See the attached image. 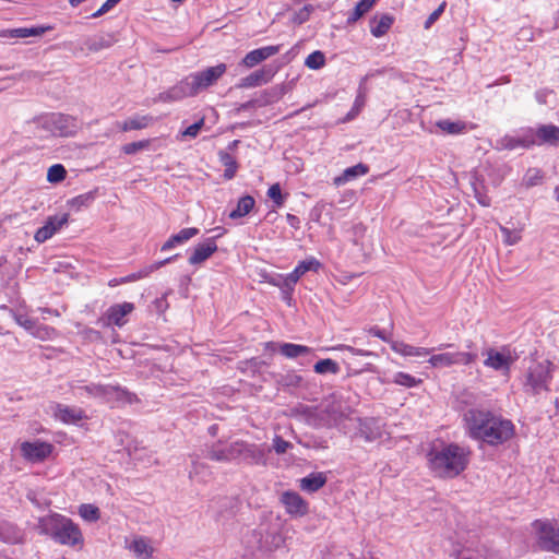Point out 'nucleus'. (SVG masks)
<instances>
[{
  "label": "nucleus",
  "mask_w": 559,
  "mask_h": 559,
  "mask_svg": "<svg viewBox=\"0 0 559 559\" xmlns=\"http://www.w3.org/2000/svg\"><path fill=\"white\" fill-rule=\"evenodd\" d=\"M427 457L429 468L436 477L452 479L467 468L471 450L457 443L441 442L429 450Z\"/></svg>",
  "instance_id": "1"
},
{
  "label": "nucleus",
  "mask_w": 559,
  "mask_h": 559,
  "mask_svg": "<svg viewBox=\"0 0 559 559\" xmlns=\"http://www.w3.org/2000/svg\"><path fill=\"white\" fill-rule=\"evenodd\" d=\"M295 409L302 413L309 425L328 428L336 427L349 419L354 412L353 405L341 392L328 395L316 407L300 404Z\"/></svg>",
  "instance_id": "2"
},
{
  "label": "nucleus",
  "mask_w": 559,
  "mask_h": 559,
  "mask_svg": "<svg viewBox=\"0 0 559 559\" xmlns=\"http://www.w3.org/2000/svg\"><path fill=\"white\" fill-rule=\"evenodd\" d=\"M227 66L219 63L203 71L190 74L174 86L170 93L175 99L198 95L201 91L214 85L226 72Z\"/></svg>",
  "instance_id": "3"
},
{
  "label": "nucleus",
  "mask_w": 559,
  "mask_h": 559,
  "mask_svg": "<svg viewBox=\"0 0 559 559\" xmlns=\"http://www.w3.org/2000/svg\"><path fill=\"white\" fill-rule=\"evenodd\" d=\"M50 530L52 539L74 550H82L85 545L84 535L79 524L71 519L55 513L43 520Z\"/></svg>",
  "instance_id": "4"
},
{
  "label": "nucleus",
  "mask_w": 559,
  "mask_h": 559,
  "mask_svg": "<svg viewBox=\"0 0 559 559\" xmlns=\"http://www.w3.org/2000/svg\"><path fill=\"white\" fill-rule=\"evenodd\" d=\"M207 457L217 462L241 459L250 464H259L264 462V451L243 441H236L229 445L217 442L207 451Z\"/></svg>",
  "instance_id": "5"
},
{
  "label": "nucleus",
  "mask_w": 559,
  "mask_h": 559,
  "mask_svg": "<svg viewBox=\"0 0 559 559\" xmlns=\"http://www.w3.org/2000/svg\"><path fill=\"white\" fill-rule=\"evenodd\" d=\"M551 367L552 364L549 360L534 361L523 377V391L528 395L549 391V382L552 378Z\"/></svg>",
  "instance_id": "6"
},
{
  "label": "nucleus",
  "mask_w": 559,
  "mask_h": 559,
  "mask_svg": "<svg viewBox=\"0 0 559 559\" xmlns=\"http://www.w3.org/2000/svg\"><path fill=\"white\" fill-rule=\"evenodd\" d=\"M536 546L547 552L559 555V523L550 520H535L532 523Z\"/></svg>",
  "instance_id": "7"
},
{
  "label": "nucleus",
  "mask_w": 559,
  "mask_h": 559,
  "mask_svg": "<svg viewBox=\"0 0 559 559\" xmlns=\"http://www.w3.org/2000/svg\"><path fill=\"white\" fill-rule=\"evenodd\" d=\"M495 417V414L485 409L471 408L466 411L464 414L466 433L473 440L480 441Z\"/></svg>",
  "instance_id": "8"
},
{
  "label": "nucleus",
  "mask_w": 559,
  "mask_h": 559,
  "mask_svg": "<svg viewBox=\"0 0 559 559\" xmlns=\"http://www.w3.org/2000/svg\"><path fill=\"white\" fill-rule=\"evenodd\" d=\"M55 452V445L48 441L35 439L20 443V454L31 464H40L47 461Z\"/></svg>",
  "instance_id": "9"
},
{
  "label": "nucleus",
  "mask_w": 559,
  "mask_h": 559,
  "mask_svg": "<svg viewBox=\"0 0 559 559\" xmlns=\"http://www.w3.org/2000/svg\"><path fill=\"white\" fill-rule=\"evenodd\" d=\"M320 266L321 263L316 258H309L300 261L293 272L282 278V299H284L288 306H290L293 301L292 294L294 285L305 273L309 271L317 272Z\"/></svg>",
  "instance_id": "10"
},
{
  "label": "nucleus",
  "mask_w": 559,
  "mask_h": 559,
  "mask_svg": "<svg viewBox=\"0 0 559 559\" xmlns=\"http://www.w3.org/2000/svg\"><path fill=\"white\" fill-rule=\"evenodd\" d=\"M487 428L480 441L493 447L507 442L514 435L513 423L510 419L497 415Z\"/></svg>",
  "instance_id": "11"
},
{
  "label": "nucleus",
  "mask_w": 559,
  "mask_h": 559,
  "mask_svg": "<svg viewBox=\"0 0 559 559\" xmlns=\"http://www.w3.org/2000/svg\"><path fill=\"white\" fill-rule=\"evenodd\" d=\"M483 355L486 356L484 360L485 367L507 377L510 374L511 366L516 360V357L511 355L508 347H502L501 350L487 348L483 352Z\"/></svg>",
  "instance_id": "12"
},
{
  "label": "nucleus",
  "mask_w": 559,
  "mask_h": 559,
  "mask_svg": "<svg viewBox=\"0 0 559 559\" xmlns=\"http://www.w3.org/2000/svg\"><path fill=\"white\" fill-rule=\"evenodd\" d=\"M45 127L56 136H71L76 133L78 122L72 116L51 114L45 119Z\"/></svg>",
  "instance_id": "13"
},
{
  "label": "nucleus",
  "mask_w": 559,
  "mask_h": 559,
  "mask_svg": "<svg viewBox=\"0 0 559 559\" xmlns=\"http://www.w3.org/2000/svg\"><path fill=\"white\" fill-rule=\"evenodd\" d=\"M477 359L474 353L455 352L431 355L428 362L433 368H445L453 365H469Z\"/></svg>",
  "instance_id": "14"
},
{
  "label": "nucleus",
  "mask_w": 559,
  "mask_h": 559,
  "mask_svg": "<svg viewBox=\"0 0 559 559\" xmlns=\"http://www.w3.org/2000/svg\"><path fill=\"white\" fill-rule=\"evenodd\" d=\"M134 304L124 301L122 304H116L110 306L98 322L103 326H123L127 323L126 317L133 312Z\"/></svg>",
  "instance_id": "15"
},
{
  "label": "nucleus",
  "mask_w": 559,
  "mask_h": 559,
  "mask_svg": "<svg viewBox=\"0 0 559 559\" xmlns=\"http://www.w3.org/2000/svg\"><path fill=\"white\" fill-rule=\"evenodd\" d=\"M533 146L534 142L531 135V128L521 129L515 134H506L497 140V148L500 150L512 151L519 147L528 150Z\"/></svg>",
  "instance_id": "16"
},
{
  "label": "nucleus",
  "mask_w": 559,
  "mask_h": 559,
  "mask_svg": "<svg viewBox=\"0 0 559 559\" xmlns=\"http://www.w3.org/2000/svg\"><path fill=\"white\" fill-rule=\"evenodd\" d=\"M534 146H558L559 145V127L552 123L539 124L531 128Z\"/></svg>",
  "instance_id": "17"
},
{
  "label": "nucleus",
  "mask_w": 559,
  "mask_h": 559,
  "mask_svg": "<svg viewBox=\"0 0 559 559\" xmlns=\"http://www.w3.org/2000/svg\"><path fill=\"white\" fill-rule=\"evenodd\" d=\"M51 408L53 418L64 425H75L87 419L85 412L81 407L55 403Z\"/></svg>",
  "instance_id": "18"
},
{
  "label": "nucleus",
  "mask_w": 559,
  "mask_h": 559,
  "mask_svg": "<svg viewBox=\"0 0 559 559\" xmlns=\"http://www.w3.org/2000/svg\"><path fill=\"white\" fill-rule=\"evenodd\" d=\"M69 222V214L49 216L44 226L38 228L35 233V240L37 242H45L50 239L57 231H59Z\"/></svg>",
  "instance_id": "19"
},
{
  "label": "nucleus",
  "mask_w": 559,
  "mask_h": 559,
  "mask_svg": "<svg viewBox=\"0 0 559 559\" xmlns=\"http://www.w3.org/2000/svg\"><path fill=\"white\" fill-rule=\"evenodd\" d=\"M282 504H284L286 512L294 516L300 518L308 513V502L297 492L285 491L282 493Z\"/></svg>",
  "instance_id": "20"
},
{
  "label": "nucleus",
  "mask_w": 559,
  "mask_h": 559,
  "mask_svg": "<svg viewBox=\"0 0 559 559\" xmlns=\"http://www.w3.org/2000/svg\"><path fill=\"white\" fill-rule=\"evenodd\" d=\"M217 251L215 238H207L204 242L198 243L191 252L188 262L191 265H199L206 261Z\"/></svg>",
  "instance_id": "21"
},
{
  "label": "nucleus",
  "mask_w": 559,
  "mask_h": 559,
  "mask_svg": "<svg viewBox=\"0 0 559 559\" xmlns=\"http://www.w3.org/2000/svg\"><path fill=\"white\" fill-rule=\"evenodd\" d=\"M359 435L367 442L381 439L383 436V425L377 418H365L359 420Z\"/></svg>",
  "instance_id": "22"
},
{
  "label": "nucleus",
  "mask_w": 559,
  "mask_h": 559,
  "mask_svg": "<svg viewBox=\"0 0 559 559\" xmlns=\"http://www.w3.org/2000/svg\"><path fill=\"white\" fill-rule=\"evenodd\" d=\"M282 390L298 397L304 396L307 390V383L300 374L290 371L282 376Z\"/></svg>",
  "instance_id": "23"
},
{
  "label": "nucleus",
  "mask_w": 559,
  "mask_h": 559,
  "mask_svg": "<svg viewBox=\"0 0 559 559\" xmlns=\"http://www.w3.org/2000/svg\"><path fill=\"white\" fill-rule=\"evenodd\" d=\"M277 46H266L249 51L241 60V66L250 69L267 58L274 56L277 52Z\"/></svg>",
  "instance_id": "24"
},
{
  "label": "nucleus",
  "mask_w": 559,
  "mask_h": 559,
  "mask_svg": "<svg viewBox=\"0 0 559 559\" xmlns=\"http://www.w3.org/2000/svg\"><path fill=\"white\" fill-rule=\"evenodd\" d=\"M276 73V70L274 69H260V70H257L254 72H252L251 74H249L248 76L246 78H242L240 83L238 84L239 87L241 88H250V87H255V86H260V85H263L265 83H267Z\"/></svg>",
  "instance_id": "25"
},
{
  "label": "nucleus",
  "mask_w": 559,
  "mask_h": 559,
  "mask_svg": "<svg viewBox=\"0 0 559 559\" xmlns=\"http://www.w3.org/2000/svg\"><path fill=\"white\" fill-rule=\"evenodd\" d=\"M328 481L326 474L323 472H312L299 479V488L307 493L319 491Z\"/></svg>",
  "instance_id": "26"
},
{
  "label": "nucleus",
  "mask_w": 559,
  "mask_h": 559,
  "mask_svg": "<svg viewBox=\"0 0 559 559\" xmlns=\"http://www.w3.org/2000/svg\"><path fill=\"white\" fill-rule=\"evenodd\" d=\"M200 230L197 227L182 228L179 233L171 235L167 241H165L160 248L162 251H169L173 248L183 245L197 235Z\"/></svg>",
  "instance_id": "27"
},
{
  "label": "nucleus",
  "mask_w": 559,
  "mask_h": 559,
  "mask_svg": "<svg viewBox=\"0 0 559 559\" xmlns=\"http://www.w3.org/2000/svg\"><path fill=\"white\" fill-rule=\"evenodd\" d=\"M394 23V16L388 13L376 14L370 20V33L372 36L380 38L388 33Z\"/></svg>",
  "instance_id": "28"
},
{
  "label": "nucleus",
  "mask_w": 559,
  "mask_h": 559,
  "mask_svg": "<svg viewBox=\"0 0 559 559\" xmlns=\"http://www.w3.org/2000/svg\"><path fill=\"white\" fill-rule=\"evenodd\" d=\"M369 167L366 164L358 163L357 165L347 167L341 176L334 178L336 186L345 185L346 182L353 181L361 176L367 175Z\"/></svg>",
  "instance_id": "29"
},
{
  "label": "nucleus",
  "mask_w": 559,
  "mask_h": 559,
  "mask_svg": "<svg viewBox=\"0 0 559 559\" xmlns=\"http://www.w3.org/2000/svg\"><path fill=\"white\" fill-rule=\"evenodd\" d=\"M154 119L150 115H143V116H134L131 118L126 119L121 123H119V129L122 132H129L132 130H142L147 128L153 123Z\"/></svg>",
  "instance_id": "30"
},
{
  "label": "nucleus",
  "mask_w": 559,
  "mask_h": 559,
  "mask_svg": "<svg viewBox=\"0 0 559 559\" xmlns=\"http://www.w3.org/2000/svg\"><path fill=\"white\" fill-rule=\"evenodd\" d=\"M391 349L402 356H427L433 350L425 347H416L400 341H392Z\"/></svg>",
  "instance_id": "31"
},
{
  "label": "nucleus",
  "mask_w": 559,
  "mask_h": 559,
  "mask_svg": "<svg viewBox=\"0 0 559 559\" xmlns=\"http://www.w3.org/2000/svg\"><path fill=\"white\" fill-rule=\"evenodd\" d=\"M129 549L138 559H150L154 552L153 547L145 537H135L129 545Z\"/></svg>",
  "instance_id": "32"
},
{
  "label": "nucleus",
  "mask_w": 559,
  "mask_h": 559,
  "mask_svg": "<svg viewBox=\"0 0 559 559\" xmlns=\"http://www.w3.org/2000/svg\"><path fill=\"white\" fill-rule=\"evenodd\" d=\"M436 127L443 133L450 135L463 134L467 131V122L462 120L452 121L450 119H440L436 121Z\"/></svg>",
  "instance_id": "33"
},
{
  "label": "nucleus",
  "mask_w": 559,
  "mask_h": 559,
  "mask_svg": "<svg viewBox=\"0 0 559 559\" xmlns=\"http://www.w3.org/2000/svg\"><path fill=\"white\" fill-rule=\"evenodd\" d=\"M254 205H255V201H254L253 197H251V195L241 197L237 202L236 209H234L229 213V218L238 219V218L245 217L253 210Z\"/></svg>",
  "instance_id": "34"
},
{
  "label": "nucleus",
  "mask_w": 559,
  "mask_h": 559,
  "mask_svg": "<svg viewBox=\"0 0 559 559\" xmlns=\"http://www.w3.org/2000/svg\"><path fill=\"white\" fill-rule=\"evenodd\" d=\"M116 400L118 402H123L128 404H132L138 402V397L134 393L129 392L128 390L119 386V385H109L108 391V401Z\"/></svg>",
  "instance_id": "35"
},
{
  "label": "nucleus",
  "mask_w": 559,
  "mask_h": 559,
  "mask_svg": "<svg viewBox=\"0 0 559 559\" xmlns=\"http://www.w3.org/2000/svg\"><path fill=\"white\" fill-rule=\"evenodd\" d=\"M52 29L51 26L20 27L8 31V36L12 38H26L31 36H41L46 32Z\"/></svg>",
  "instance_id": "36"
},
{
  "label": "nucleus",
  "mask_w": 559,
  "mask_h": 559,
  "mask_svg": "<svg viewBox=\"0 0 559 559\" xmlns=\"http://www.w3.org/2000/svg\"><path fill=\"white\" fill-rule=\"evenodd\" d=\"M219 160L221 163L224 165L225 169H224V179L225 180H231L235 176H236V173L238 170V163L237 160L235 159L234 156H231L229 153L227 152H219Z\"/></svg>",
  "instance_id": "37"
},
{
  "label": "nucleus",
  "mask_w": 559,
  "mask_h": 559,
  "mask_svg": "<svg viewBox=\"0 0 559 559\" xmlns=\"http://www.w3.org/2000/svg\"><path fill=\"white\" fill-rule=\"evenodd\" d=\"M177 257H178V254L175 255V258H177ZM173 259H174V257L167 258V259H165L163 261H159V262H156L155 264L148 266L144 271H140L139 273H132L130 275H127L124 277L119 278V282L124 284V283H130V282H134V281L141 280V278L147 276L150 273L158 270L159 267H162L166 263L170 262Z\"/></svg>",
  "instance_id": "38"
},
{
  "label": "nucleus",
  "mask_w": 559,
  "mask_h": 559,
  "mask_svg": "<svg viewBox=\"0 0 559 559\" xmlns=\"http://www.w3.org/2000/svg\"><path fill=\"white\" fill-rule=\"evenodd\" d=\"M377 0H360L354 8V10L349 13L347 17V23L353 24L356 23L364 14L369 12L372 7L376 4Z\"/></svg>",
  "instance_id": "39"
},
{
  "label": "nucleus",
  "mask_w": 559,
  "mask_h": 559,
  "mask_svg": "<svg viewBox=\"0 0 559 559\" xmlns=\"http://www.w3.org/2000/svg\"><path fill=\"white\" fill-rule=\"evenodd\" d=\"M311 353V348L305 345L282 343V356L287 358H297L307 356Z\"/></svg>",
  "instance_id": "40"
},
{
  "label": "nucleus",
  "mask_w": 559,
  "mask_h": 559,
  "mask_svg": "<svg viewBox=\"0 0 559 559\" xmlns=\"http://www.w3.org/2000/svg\"><path fill=\"white\" fill-rule=\"evenodd\" d=\"M313 370L318 374H326V373L337 374L340 372L341 368H340V365L335 360H333L331 358H325V359H321V360L317 361L313 366Z\"/></svg>",
  "instance_id": "41"
},
{
  "label": "nucleus",
  "mask_w": 559,
  "mask_h": 559,
  "mask_svg": "<svg viewBox=\"0 0 559 559\" xmlns=\"http://www.w3.org/2000/svg\"><path fill=\"white\" fill-rule=\"evenodd\" d=\"M78 513L86 522H97L100 519L99 508L92 503L79 506Z\"/></svg>",
  "instance_id": "42"
},
{
  "label": "nucleus",
  "mask_w": 559,
  "mask_h": 559,
  "mask_svg": "<svg viewBox=\"0 0 559 559\" xmlns=\"http://www.w3.org/2000/svg\"><path fill=\"white\" fill-rule=\"evenodd\" d=\"M392 383L405 386V388H416L423 383L421 379L415 378L406 372H396L393 376Z\"/></svg>",
  "instance_id": "43"
},
{
  "label": "nucleus",
  "mask_w": 559,
  "mask_h": 559,
  "mask_svg": "<svg viewBox=\"0 0 559 559\" xmlns=\"http://www.w3.org/2000/svg\"><path fill=\"white\" fill-rule=\"evenodd\" d=\"M499 230L503 236V242L507 246H514L522 239L523 227L516 229H510L506 226L500 225Z\"/></svg>",
  "instance_id": "44"
},
{
  "label": "nucleus",
  "mask_w": 559,
  "mask_h": 559,
  "mask_svg": "<svg viewBox=\"0 0 559 559\" xmlns=\"http://www.w3.org/2000/svg\"><path fill=\"white\" fill-rule=\"evenodd\" d=\"M81 391H83L88 396L99 397V399H104L105 401H108L109 385L92 383V384L82 386Z\"/></svg>",
  "instance_id": "45"
},
{
  "label": "nucleus",
  "mask_w": 559,
  "mask_h": 559,
  "mask_svg": "<svg viewBox=\"0 0 559 559\" xmlns=\"http://www.w3.org/2000/svg\"><path fill=\"white\" fill-rule=\"evenodd\" d=\"M67 170L63 165L55 164L48 168L47 181L50 183H58L66 179Z\"/></svg>",
  "instance_id": "46"
},
{
  "label": "nucleus",
  "mask_w": 559,
  "mask_h": 559,
  "mask_svg": "<svg viewBox=\"0 0 559 559\" xmlns=\"http://www.w3.org/2000/svg\"><path fill=\"white\" fill-rule=\"evenodd\" d=\"M325 64V56L322 51L311 52L305 60V66L312 70H319Z\"/></svg>",
  "instance_id": "47"
},
{
  "label": "nucleus",
  "mask_w": 559,
  "mask_h": 559,
  "mask_svg": "<svg viewBox=\"0 0 559 559\" xmlns=\"http://www.w3.org/2000/svg\"><path fill=\"white\" fill-rule=\"evenodd\" d=\"M32 334L43 341L52 340L57 336V331L55 328L45 325V324H36Z\"/></svg>",
  "instance_id": "48"
},
{
  "label": "nucleus",
  "mask_w": 559,
  "mask_h": 559,
  "mask_svg": "<svg viewBox=\"0 0 559 559\" xmlns=\"http://www.w3.org/2000/svg\"><path fill=\"white\" fill-rule=\"evenodd\" d=\"M542 180H543V171L538 168H530L523 178V185L526 188H531V187L539 185L542 182Z\"/></svg>",
  "instance_id": "49"
},
{
  "label": "nucleus",
  "mask_w": 559,
  "mask_h": 559,
  "mask_svg": "<svg viewBox=\"0 0 559 559\" xmlns=\"http://www.w3.org/2000/svg\"><path fill=\"white\" fill-rule=\"evenodd\" d=\"M150 144H151L150 140H142V141L124 144L121 150L126 155H133L139 151L147 148L150 146Z\"/></svg>",
  "instance_id": "50"
},
{
  "label": "nucleus",
  "mask_w": 559,
  "mask_h": 559,
  "mask_svg": "<svg viewBox=\"0 0 559 559\" xmlns=\"http://www.w3.org/2000/svg\"><path fill=\"white\" fill-rule=\"evenodd\" d=\"M93 200H94L93 193L88 192V193L80 194V195L73 198L70 201V203L72 206H74L79 210L82 206H88L93 202Z\"/></svg>",
  "instance_id": "51"
},
{
  "label": "nucleus",
  "mask_w": 559,
  "mask_h": 559,
  "mask_svg": "<svg viewBox=\"0 0 559 559\" xmlns=\"http://www.w3.org/2000/svg\"><path fill=\"white\" fill-rule=\"evenodd\" d=\"M332 349H334V350H347L352 355H355V356H373V353L370 352V350L355 348L353 346L344 345V344L334 346Z\"/></svg>",
  "instance_id": "52"
},
{
  "label": "nucleus",
  "mask_w": 559,
  "mask_h": 559,
  "mask_svg": "<svg viewBox=\"0 0 559 559\" xmlns=\"http://www.w3.org/2000/svg\"><path fill=\"white\" fill-rule=\"evenodd\" d=\"M445 8V2H442L425 21L424 27L430 28L432 24L440 17Z\"/></svg>",
  "instance_id": "53"
},
{
  "label": "nucleus",
  "mask_w": 559,
  "mask_h": 559,
  "mask_svg": "<svg viewBox=\"0 0 559 559\" xmlns=\"http://www.w3.org/2000/svg\"><path fill=\"white\" fill-rule=\"evenodd\" d=\"M353 242L354 245H359V240L365 236L366 227L362 223H357L352 227Z\"/></svg>",
  "instance_id": "54"
},
{
  "label": "nucleus",
  "mask_w": 559,
  "mask_h": 559,
  "mask_svg": "<svg viewBox=\"0 0 559 559\" xmlns=\"http://www.w3.org/2000/svg\"><path fill=\"white\" fill-rule=\"evenodd\" d=\"M204 124V119H200L199 121L192 123L191 126H189L183 132H182V135L183 136H189V138H195L200 130L202 129Z\"/></svg>",
  "instance_id": "55"
},
{
  "label": "nucleus",
  "mask_w": 559,
  "mask_h": 559,
  "mask_svg": "<svg viewBox=\"0 0 559 559\" xmlns=\"http://www.w3.org/2000/svg\"><path fill=\"white\" fill-rule=\"evenodd\" d=\"M309 12L307 8L305 7L301 9L298 13L297 12H289V20H292L293 23L301 24L308 20Z\"/></svg>",
  "instance_id": "56"
},
{
  "label": "nucleus",
  "mask_w": 559,
  "mask_h": 559,
  "mask_svg": "<svg viewBox=\"0 0 559 559\" xmlns=\"http://www.w3.org/2000/svg\"><path fill=\"white\" fill-rule=\"evenodd\" d=\"M369 333L376 337H379L380 340H382L383 342H386V343H390L391 344V340L389 337V334L385 332V330H382V329H379L378 326H373L369 330Z\"/></svg>",
  "instance_id": "57"
},
{
  "label": "nucleus",
  "mask_w": 559,
  "mask_h": 559,
  "mask_svg": "<svg viewBox=\"0 0 559 559\" xmlns=\"http://www.w3.org/2000/svg\"><path fill=\"white\" fill-rule=\"evenodd\" d=\"M115 7L114 3L110 2V0H106L103 5L92 14V17L93 19H96V17H99L102 16L103 14L107 13L108 11H110L112 8Z\"/></svg>",
  "instance_id": "58"
},
{
  "label": "nucleus",
  "mask_w": 559,
  "mask_h": 559,
  "mask_svg": "<svg viewBox=\"0 0 559 559\" xmlns=\"http://www.w3.org/2000/svg\"><path fill=\"white\" fill-rule=\"evenodd\" d=\"M474 193H475V198L476 200L478 201V203L483 206H490V198L480 192L476 187H474Z\"/></svg>",
  "instance_id": "59"
},
{
  "label": "nucleus",
  "mask_w": 559,
  "mask_h": 559,
  "mask_svg": "<svg viewBox=\"0 0 559 559\" xmlns=\"http://www.w3.org/2000/svg\"><path fill=\"white\" fill-rule=\"evenodd\" d=\"M267 194L276 205H280V182L272 185Z\"/></svg>",
  "instance_id": "60"
},
{
  "label": "nucleus",
  "mask_w": 559,
  "mask_h": 559,
  "mask_svg": "<svg viewBox=\"0 0 559 559\" xmlns=\"http://www.w3.org/2000/svg\"><path fill=\"white\" fill-rule=\"evenodd\" d=\"M365 102V94L362 92H359L358 95L356 96L353 110H356V112H358L364 107Z\"/></svg>",
  "instance_id": "61"
},
{
  "label": "nucleus",
  "mask_w": 559,
  "mask_h": 559,
  "mask_svg": "<svg viewBox=\"0 0 559 559\" xmlns=\"http://www.w3.org/2000/svg\"><path fill=\"white\" fill-rule=\"evenodd\" d=\"M286 219H287V223L294 228V229H298L299 226H300V219L293 215V214H287L286 215Z\"/></svg>",
  "instance_id": "62"
},
{
  "label": "nucleus",
  "mask_w": 559,
  "mask_h": 559,
  "mask_svg": "<svg viewBox=\"0 0 559 559\" xmlns=\"http://www.w3.org/2000/svg\"><path fill=\"white\" fill-rule=\"evenodd\" d=\"M22 326L28 330L31 333L34 331L36 326V322L31 319H25L24 321H19Z\"/></svg>",
  "instance_id": "63"
},
{
  "label": "nucleus",
  "mask_w": 559,
  "mask_h": 559,
  "mask_svg": "<svg viewBox=\"0 0 559 559\" xmlns=\"http://www.w3.org/2000/svg\"><path fill=\"white\" fill-rule=\"evenodd\" d=\"M536 100L539 103V104H545L546 103V98H545V94L543 92H536Z\"/></svg>",
  "instance_id": "64"
}]
</instances>
